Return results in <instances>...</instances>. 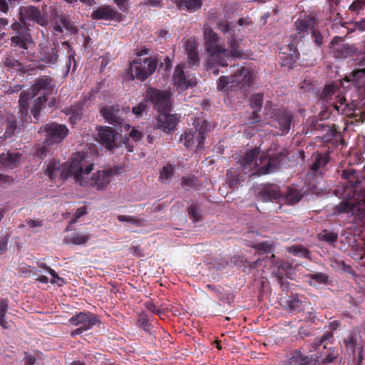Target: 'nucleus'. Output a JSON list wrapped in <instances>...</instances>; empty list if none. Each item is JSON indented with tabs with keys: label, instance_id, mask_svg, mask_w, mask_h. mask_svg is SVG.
I'll use <instances>...</instances> for the list:
<instances>
[{
	"label": "nucleus",
	"instance_id": "14",
	"mask_svg": "<svg viewBox=\"0 0 365 365\" xmlns=\"http://www.w3.org/2000/svg\"><path fill=\"white\" fill-rule=\"evenodd\" d=\"M101 115L109 124L118 128L121 131L124 128L125 131L130 128V125L125 122V120L119 115V106H103L100 110Z\"/></svg>",
	"mask_w": 365,
	"mask_h": 365
},
{
	"label": "nucleus",
	"instance_id": "47",
	"mask_svg": "<svg viewBox=\"0 0 365 365\" xmlns=\"http://www.w3.org/2000/svg\"><path fill=\"white\" fill-rule=\"evenodd\" d=\"M358 66L359 68L352 71L351 73L354 81H359L365 77V57L359 61Z\"/></svg>",
	"mask_w": 365,
	"mask_h": 365
},
{
	"label": "nucleus",
	"instance_id": "4",
	"mask_svg": "<svg viewBox=\"0 0 365 365\" xmlns=\"http://www.w3.org/2000/svg\"><path fill=\"white\" fill-rule=\"evenodd\" d=\"M352 196L343 200L339 205L334 208V213L339 215L341 213H351L356 215H362L365 217V189L360 191L354 190L352 187L346 189L344 197L346 196Z\"/></svg>",
	"mask_w": 365,
	"mask_h": 365
},
{
	"label": "nucleus",
	"instance_id": "28",
	"mask_svg": "<svg viewBox=\"0 0 365 365\" xmlns=\"http://www.w3.org/2000/svg\"><path fill=\"white\" fill-rule=\"evenodd\" d=\"M91 17L95 20H113L120 19V14L109 6H103L97 8L92 13Z\"/></svg>",
	"mask_w": 365,
	"mask_h": 365
},
{
	"label": "nucleus",
	"instance_id": "26",
	"mask_svg": "<svg viewBox=\"0 0 365 365\" xmlns=\"http://www.w3.org/2000/svg\"><path fill=\"white\" fill-rule=\"evenodd\" d=\"M315 20L310 16L305 15L302 18H299L294 23L296 31L299 38L308 35L309 32L312 31L314 27Z\"/></svg>",
	"mask_w": 365,
	"mask_h": 365
},
{
	"label": "nucleus",
	"instance_id": "61",
	"mask_svg": "<svg viewBox=\"0 0 365 365\" xmlns=\"http://www.w3.org/2000/svg\"><path fill=\"white\" fill-rule=\"evenodd\" d=\"M8 302L7 299H1L0 300V318L6 317L9 307Z\"/></svg>",
	"mask_w": 365,
	"mask_h": 365
},
{
	"label": "nucleus",
	"instance_id": "54",
	"mask_svg": "<svg viewBox=\"0 0 365 365\" xmlns=\"http://www.w3.org/2000/svg\"><path fill=\"white\" fill-rule=\"evenodd\" d=\"M253 247L256 250H257L259 252H262L263 253H269L272 251V250L273 248L272 245L267 242H262L255 244L253 246Z\"/></svg>",
	"mask_w": 365,
	"mask_h": 365
},
{
	"label": "nucleus",
	"instance_id": "5",
	"mask_svg": "<svg viewBox=\"0 0 365 365\" xmlns=\"http://www.w3.org/2000/svg\"><path fill=\"white\" fill-rule=\"evenodd\" d=\"M9 33L10 46L12 51H20L25 54L34 44L29 28L24 22L14 21L11 25Z\"/></svg>",
	"mask_w": 365,
	"mask_h": 365
},
{
	"label": "nucleus",
	"instance_id": "1",
	"mask_svg": "<svg viewBox=\"0 0 365 365\" xmlns=\"http://www.w3.org/2000/svg\"><path fill=\"white\" fill-rule=\"evenodd\" d=\"M205 50L208 53L206 69L211 71L215 76L220 73V67H227L231 58H240L244 51L240 47V42L233 34L227 37L228 48L220 43L219 37L210 28L203 31Z\"/></svg>",
	"mask_w": 365,
	"mask_h": 365
},
{
	"label": "nucleus",
	"instance_id": "38",
	"mask_svg": "<svg viewBox=\"0 0 365 365\" xmlns=\"http://www.w3.org/2000/svg\"><path fill=\"white\" fill-rule=\"evenodd\" d=\"M90 238L91 235L89 234L73 232L65 239V242L67 244L81 245L86 244Z\"/></svg>",
	"mask_w": 365,
	"mask_h": 365
},
{
	"label": "nucleus",
	"instance_id": "17",
	"mask_svg": "<svg viewBox=\"0 0 365 365\" xmlns=\"http://www.w3.org/2000/svg\"><path fill=\"white\" fill-rule=\"evenodd\" d=\"M293 120L292 113L284 109L277 110L272 116V125L281 131V135L287 134Z\"/></svg>",
	"mask_w": 365,
	"mask_h": 365
},
{
	"label": "nucleus",
	"instance_id": "39",
	"mask_svg": "<svg viewBox=\"0 0 365 365\" xmlns=\"http://www.w3.org/2000/svg\"><path fill=\"white\" fill-rule=\"evenodd\" d=\"M175 166L168 163L163 166L160 172L159 180L164 183H169L170 179L174 175Z\"/></svg>",
	"mask_w": 365,
	"mask_h": 365
},
{
	"label": "nucleus",
	"instance_id": "57",
	"mask_svg": "<svg viewBox=\"0 0 365 365\" xmlns=\"http://www.w3.org/2000/svg\"><path fill=\"white\" fill-rule=\"evenodd\" d=\"M86 214H87V207H86V206H82L81 207H78L76 210L75 213L73 214V217H72V219L70 221V223L71 224L76 223L80 217H81L82 216H83V215H85Z\"/></svg>",
	"mask_w": 365,
	"mask_h": 365
},
{
	"label": "nucleus",
	"instance_id": "11",
	"mask_svg": "<svg viewBox=\"0 0 365 365\" xmlns=\"http://www.w3.org/2000/svg\"><path fill=\"white\" fill-rule=\"evenodd\" d=\"M41 130L45 133V140L48 145L61 143L68 133V129L65 125L55 122L46 124Z\"/></svg>",
	"mask_w": 365,
	"mask_h": 365
},
{
	"label": "nucleus",
	"instance_id": "34",
	"mask_svg": "<svg viewBox=\"0 0 365 365\" xmlns=\"http://www.w3.org/2000/svg\"><path fill=\"white\" fill-rule=\"evenodd\" d=\"M245 175L242 172H240L237 168L235 170H228L227 172V183L230 188L232 190L237 188L241 182L245 180Z\"/></svg>",
	"mask_w": 365,
	"mask_h": 365
},
{
	"label": "nucleus",
	"instance_id": "60",
	"mask_svg": "<svg viewBox=\"0 0 365 365\" xmlns=\"http://www.w3.org/2000/svg\"><path fill=\"white\" fill-rule=\"evenodd\" d=\"M146 109V104L143 102L139 103L132 108V112L137 116L140 115Z\"/></svg>",
	"mask_w": 365,
	"mask_h": 365
},
{
	"label": "nucleus",
	"instance_id": "16",
	"mask_svg": "<svg viewBox=\"0 0 365 365\" xmlns=\"http://www.w3.org/2000/svg\"><path fill=\"white\" fill-rule=\"evenodd\" d=\"M232 77L233 83L230 85L231 90L241 89L245 91L251 86L253 73L250 68L242 67Z\"/></svg>",
	"mask_w": 365,
	"mask_h": 365
},
{
	"label": "nucleus",
	"instance_id": "3",
	"mask_svg": "<svg viewBox=\"0 0 365 365\" xmlns=\"http://www.w3.org/2000/svg\"><path fill=\"white\" fill-rule=\"evenodd\" d=\"M66 173L70 174L74 182L81 185H88L87 175L93 170L94 163L91 156L83 152L73 153L66 162Z\"/></svg>",
	"mask_w": 365,
	"mask_h": 365
},
{
	"label": "nucleus",
	"instance_id": "44",
	"mask_svg": "<svg viewBox=\"0 0 365 365\" xmlns=\"http://www.w3.org/2000/svg\"><path fill=\"white\" fill-rule=\"evenodd\" d=\"M302 197L299 190L289 187L287 191L285 200L290 205H294L300 201Z\"/></svg>",
	"mask_w": 365,
	"mask_h": 365
},
{
	"label": "nucleus",
	"instance_id": "12",
	"mask_svg": "<svg viewBox=\"0 0 365 365\" xmlns=\"http://www.w3.org/2000/svg\"><path fill=\"white\" fill-rule=\"evenodd\" d=\"M21 53L14 54L11 51L2 61L3 68L8 72L18 74H25L29 72V66L24 64Z\"/></svg>",
	"mask_w": 365,
	"mask_h": 365
},
{
	"label": "nucleus",
	"instance_id": "53",
	"mask_svg": "<svg viewBox=\"0 0 365 365\" xmlns=\"http://www.w3.org/2000/svg\"><path fill=\"white\" fill-rule=\"evenodd\" d=\"M60 22L63 25V26L67 31H70L71 34H76L78 30L76 27L72 24V22L65 16H60Z\"/></svg>",
	"mask_w": 365,
	"mask_h": 365
},
{
	"label": "nucleus",
	"instance_id": "52",
	"mask_svg": "<svg viewBox=\"0 0 365 365\" xmlns=\"http://www.w3.org/2000/svg\"><path fill=\"white\" fill-rule=\"evenodd\" d=\"M308 279H313L319 284H327L329 281V275L323 272H317L314 274H309L306 275Z\"/></svg>",
	"mask_w": 365,
	"mask_h": 365
},
{
	"label": "nucleus",
	"instance_id": "46",
	"mask_svg": "<svg viewBox=\"0 0 365 365\" xmlns=\"http://www.w3.org/2000/svg\"><path fill=\"white\" fill-rule=\"evenodd\" d=\"M232 77L223 76H221L217 81V89L223 93L231 89L230 85L232 84Z\"/></svg>",
	"mask_w": 365,
	"mask_h": 365
},
{
	"label": "nucleus",
	"instance_id": "45",
	"mask_svg": "<svg viewBox=\"0 0 365 365\" xmlns=\"http://www.w3.org/2000/svg\"><path fill=\"white\" fill-rule=\"evenodd\" d=\"M117 219L119 222H126L132 223L135 226H143L145 225V220L143 218H138L132 215H119L117 216Z\"/></svg>",
	"mask_w": 365,
	"mask_h": 365
},
{
	"label": "nucleus",
	"instance_id": "56",
	"mask_svg": "<svg viewBox=\"0 0 365 365\" xmlns=\"http://www.w3.org/2000/svg\"><path fill=\"white\" fill-rule=\"evenodd\" d=\"M217 27L218 29L222 31L224 34L228 33V34H232L230 31L232 30L231 26L228 22V21L225 19H220L217 23Z\"/></svg>",
	"mask_w": 365,
	"mask_h": 365
},
{
	"label": "nucleus",
	"instance_id": "40",
	"mask_svg": "<svg viewBox=\"0 0 365 365\" xmlns=\"http://www.w3.org/2000/svg\"><path fill=\"white\" fill-rule=\"evenodd\" d=\"M66 114L70 115L69 120L71 123H76L83 115L82 108L79 104H74L69 108Z\"/></svg>",
	"mask_w": 365,
	"mask_h": 365
},
{
	"label": "nucleus",
	"instance_id": "24",
	"mask_svg": "<svg viewBox=\"0 0 365 365\" xmlns=\"http://www.w3.org/2000/svg\"><path fill=\"white\" fill-rule=\"evenodd\" d=\"M305 297L298 294H292L288 299L283 301V307L290 312H303L307 306V302L304 300Z\"/></svg>",
	"mask_w": 365,
	"mask_h": 365
},
{
	"label": "nucleus",
	"instance_id": "8",
	"mask_svg": "<svg viewBox=\"0 0 365 365\" xmlns=\"http://www.w3.org/2000/svg\"><path fill=\"white\" fill-rule=\"evenodd\" d=\"M145 100L151 103L159 114L171 110L170 95L168 91L149 87L145 91Z\"/></svg>",
	"mask_w": 365,
	"mask_h": 365
},
{
	"label": "nucleus",
	"instance_id": "32",
	"mask_svg": "<svg viewBox=\"0 0 365 365\" xmlns=\"http://www.w3.org/2000/svg\"><path fill=\"white\" fill-rule=\"evenodd\" d=\"M21 14L25 15V17L29 20H33L41 26H44L47 24V21L42 16L40 10L36 6H28L21 9Z\"/></svg>",
	"mask_w": 365,
	"mask_h": 365
},
{
	"label": "nucleus",
	"instance_id": "29",
	"mask_svg": "<svg viewBox=\"0 0 365 365\" xmlns=\"http://www.w3.org/2000/svg\"><path fill=\"white\" fill-rule=\"evenodd\" d=\"M185 50L187 56L189 66H198L200 63L197 43L194 39H187L185 43Z\"/></svg>",
	"mask_w": 365,
	"mask_h": 365
},
{
	"label": "nucleus",
	"instance_id": "51",
	"mask_svg": "<svg viewBox=\"0 0 365 365\" xmlns=\"http://www.w3.org/2000/svg\"><path fill=\"white\" fill-rule=\"evenodd\" d=\"M202 6V0H185L182 8L189 12H195Z\"/></svg>",
	"mask_w": 365,
	"mask_h": 365
},
{
	"label": "nucleus",
	"instance_id": "7",
	"mask_svg": "<svg viewBox=\"0 0 365 365\" xmlns=\"http://www.w3.org/2000/svg\"><path fill=\"white\" fill-rule=\"evenodd\" d=\"M259 154L260 149L259 148L247 150L237 163V168L240 170V172H242L244 175H248L250 177L257 176L256 171L264 163V160H266Z\"/></svg>",
	"mask_w": 365,
	"mask_h": 365
},
{
	"label": "nucleus",
	"instance_id": "64",
	"mask_svg": "<svg viewBox=\"0 0 365 365\" xmlns=\"http://www.w3.org/2000/svg\"><path fill=\"white\" fill-rule=\"evenodd\" d=\"M23 361L24 365H34L36 363V359L34 356L26 352Z\"/></svg>",
	"mask_w": 365,
	"mask_h": 365
},
{
	"label": "nucleus",
	"instance_id": "41",
	"mask_svg": "<svg viewBox=\"0 0 365 365\" xmlns=\"http://www.w3.org/2000/svg\"><path fill=\"white\" fill-rule=\"evenodd\" d=\"M344 344L346 346L352 351L353 354H355L357 350H359V346H362V345L358 342V336L356 333L349 334L344 339Z\"/></svg>",
	"mask_w": 365,
	"mask_h": 365
},
{
	"label": "nucleus",
	"instance_id": "58",
	"mask_svg": "<svg viewBox=\"0 0 365 365\" xmlns=\"http://www.w3.org/2000/svg\"><path fill=\"white\" fill-rule=\"evenodd\" d=\"M138 327L142 328L144 331L149 332L151 328V324L145 316H141L138 320Z\"/></svg>",
	"mask_w": 365,
	"mask_h": 365
},
{
	"label": "nucleus",
	"instance_id": "18",
	"mask_svg": "<svg viewBox=\"0 0 365 365\" xmlns=\"http://www.w3.org/2000/svg\"><path fill=\"white\" fill-rule=\"evenodd\" d=\"M69 322L76 327L85 329V331L92 329L94 325L100 324L98 317L90 312H81L69 319Z\"/></svg>",
	"mask_w": 365,
	"mask_h": 365
},
{
	"label": "nucleus",
	"instance_id": "2",
	"mask_svg": "<svg viewBox=\"0 0 365 365\" xmlns=\"http://www.w3.org/2000/svg\"><path fill=\"white\" fill-rule=\"evenodd\" d=\"M339 87L334 84L326 85L321 94L319 99L324 102L331 103L334 110L339 113L346 115L353 118L356 123H364L365 121V102L361 106L359 103H353L351 106L346 103V98L341 94Z\"/></svg>",
	"mask_w": 365,
	"mask_h": 365
},
{
	"label": "nucleus",
	"instance_id": "27",
	"mask_svg": "<svg viewBox=\"0 0 365 365\" xmlns=\"http://www.w3.org/2000/svg\"><path fill=\"white\" fill-rule=\"evenodd\" d=\"M173 79L175 86L182 91L195 85V81L192 78H188L180 66L175 68Z\"/></svg>",
	"mask_w": 365,
	"mask_h": 365
},
{
	"label": "nucleus",
	"instance_id": "19",
	"mask_svg": "<svg viewBox=\"0 0 365 365\" xmlns=\"http://www.w3.org/2000/svg\"><path fill=\"white\" fill-rule=\"evenodd\" d=\"M58 43L53 42L49 44H39V60L44 64L51 66L56 64L58 60Z\"/></svg>",
	"mask_w": 365,
	"mask_h": 365
},
{
	"label": "nucleus",
	"instance_id": "36",
	"mask_svg": "<svg viewBox=\"0 0 365 365\" xmlns=\"http://www.w3.org/2000/svg\"><path fill=\"white\" fill-rule=\"evenodd\" d=\"M330 158L328 154L317 153L314 156V163L311 165L312 172L316 175L317 173L322 175L321 169L324 168L329 162Z\"/></svg>",
	"mask_w": 365,
	"mask_h": 365
},
{
	"label": "nucleus",
	"instance_id": "35",
	"mask_svg": "<svg viewBox=\"0 0 365 365\" xmlns=\"http://www.w3.org/2000/svg\"><path fill=\"white\" fill-rule=\"evenodd\" d=\"M250 106L253 109V112L252 115L250 116L251 120H252L251 123H255L256 122L259 121V117L257 115V113L260 111L262 104H263V94L262 93H255L253 94L250 97Z\"/></svg>",
	"mask_w": 365,
	"mask_h": 365
},
{
	"label": "nucleus",
	"instance_id": "48",
	"mask_svg": "<svg viewBox=\"0 0 365 365\" xmlns=\"http://www.w3.org/2000/svg\"><path fill=\"white\" fill-rule=\"evenodd\" d=\"M187 215L193 222H200L202 220V215L198 205L191 204L187 209Z\"/></svg>",
	"mask_w": 365,
	"mask_h": 365
},
{
	"label": "nucleus",
	"instance_id": "49",
	"mask_svg": "<svg viewBox=\"0 0 365 365\" xmlns=\"http://www.w3.org/2000/svg\"><path fill=\"white\" fill-rule=\"evenodd\" d=\"M37 266L40 268L43 269L44 270L47 271L53 278L50 280V282L51 284H56L57 283V280L60 281L63 283H65L64 279L59 277L58 274L55 272L54 269L51 268L49 266H48L46 264L43 262H38Z\"/></svg>",
	"mask_w": 365,
	"mask_h": 365
},
{
	"label": "nucleus",
	"instance_id": "50",
	"mask_svg": "<svg viewBox=\"0 0 365 365\" xmlns=\"http://www.w3.org/2000/svg\"><path fill=\"white\" fill-rule=\"evenodd\" d=\"M319 239L327 242L329 244H332L337 241L338 235L335 232L324 230L318 235Z\"/></svg>",
	"mask_w": 365,
	"mask_h": 365
},
{
	"label": "nucleus",
	"instance_id": "10",
	"mask_svg": "<svg viewBox=\"0 0 365 365\" xmlns=\"http://www.w3.org/2000/svg\"><path fill=\"white\" fill-rule=\"evenodd\" d=\"M287 155V153L285 150L272 154H270L269 152L262 153V157H264L266 160H264V163L256 171L257 176L269 174L279 168Z\"/></svg>",
	"mask_w": 365,
	"mask_h": 365
},
{
	"label": "nucleus",
	"instance_id": "30",
	"mask_svg": "<svg viewBox=\"0 0 365 365\" xmlns=\"http://www.w3.org/2000/svg\"><path fill=\"white\" fill-rule=\"evenodd\" d=\"M34 97L35 96H33L31 91H23L20 94L19 100V113L24 121H28L31 118L29 115V100Z\"/></svg>",
	"mask_w": 365,
	"mask_h": 365
},
{
	"label": "nucleus",
	"instance_id": "33",
	"mask_svg": "<svg viewBox=\"0 0 365 365\" xmlns=\"http://www.w3.org/2000/svg\"><path fill=\"white\" fill-rule=\"evenodd\" d=\"M279 53L281 54V58L284 61V65L294 63L298 58L297 49L291 43L287 46L281 48Z\"/></svg>",
	"mask_w": 365,
	"mask_h": 365
},
{
	"label": "nucleus",
	"instance_id": "21",
	"mask_svg": "<svg viewBox=\"0 0 365 365\" xmlns=\"http://www.w3.org/2000/svg\"><path fill=\"white\" fill-rule=\"evenodd\" d=\"M66 162L60 164L59 161L52 160L48 163L45 174L51 180H61L64 182L68 178H71L70 174L66 173Z\"/></svg>",
	"mask_w": 365,
	"mask_h": 365
},
{
	"label": "nucleus",
	"instance_id": "6",
	"mask_svg": "<svg viewBox=\"0 0 365 365\" xmlns=\"http://www.w3.org/2000/svg\"><path fill=\"white\" fill-rule=\"evenodd\" d=\"M53 90V79L48 76H41L37 78L34 83L31 87V91L33 96H36L40 92H43V95L38 96L34 103L31 109V112L35 119L38 120L41 110L45 108L46 103L48 101V96L51 93Z\"/></svg>",
	"mask_w": 365,
	"mask_h": 365
},
{
	"label": "nucleus",
	"instance_id": "55",
	"mask_svg": "<svg viewBox=\"0 0 365 365\" xmlns=\"http://www.w3.org/2000/svg\"><path fill=\"white\" fill-rule=\"evenodd\" d=\"M365 9V0H355L349 6V10L356 14Z\"/></svg>",
	"mask_w": 365,
	"mask_h": 365
},
{
	"label": "nucleus",
	"instance_id": "23",
	"mask_svg": "<svg viewBox=\"0 0 365 365\" xmlns=\"http://www.w3.org/2000/svg\"><path fill=\"white\" fill-rule=\"evenodd\" d=\"M178 122V117L174 114L163 113L159 114L157 118V126L165 133H170L173 132Z\"/></svg>",
	"mask_w": 365,
	"mask_h": 365
},
{
	"label": "nucleus",
	"instance_id": "62",
	"mask_svg": "<svg viewBox=\"0 0 365 365\" xmlns=\"http://www.w3.org/2000/svg\"><path fill=\"white\" fill-rule=\"evenodd\" d=\"M319 358L320 357L317 356L314 359L312 357L304 356L305 359L303 361L302 365H321Z\"/></svg>",
	"mask_w": 365,
	"mask_h": 365
},
{
	"label": "nucleus",
	"instance_id": "31",
	"mask_svg": "<svg viewBox=\"0 0 365 365\" xmlns=\"http://www.w3.org/2000/svg\"><path fill=\"white\" fill-rule=\"evenodd\" d=\"M22 155L19 153H3L0 154L1 168H15L19 163Z\"/></svg>",
	"mask_w": 365,
	"mask_h": 365
},
{
	"label": "nucleus",
	"instance_id": "59",
	"mask_svg": "<svg viewBox=\"0 0 365 365\" xmlns=\"http://www.w3.org/2000/svg\"><path fill=\"white\" fill-rule=\"evenodd\" d=\"M312 36L317 46L319 47L322 45L323 36L318 30L313 29L312 31Z\"/></svg>",
	"mask_w": 365,
	"mask_h": 365
},
{
	"label": "nucleus",
	"instance_id": "63",
	"mask_svg": "<svg viewBox=\"0 0 365 365\" xmlns=\"http://www.w3.org/2000/svg\"><path fill=\"white\" fill-rule=\"evenodd\" d=\"M319 357L321 365H329L334 360L336 356L329 352L324 358H322V356Z\"/></svg>",
	"mask_w": 365,
	"mask_h": 365
},
{
	"label": "nucleus",
	"instance_id": "25",
	"mask_svg": "<svg viewBox=\"0 0 365 365\" xmlns=\"http://www.w3.org/2000/svg\"><path fill=\"white\" fill-rule=\"evenodd\" d=\"M280 197L279 188L276 185H264L257 195V200L262 202L277 200Z\"/></svg>",
	"mask_w": 365,
	"mask_h": 365
},
{
	"label": "nucleus",
	"instance_id": "37",
	"mask_svg": "<svg viewBox=\"0 0 365 365\" xmlns=\"http://www.w3.org/2000/svg\"><path fill=\"white\" fill-rule=\"evenodd\" d=\"M19 128L16 116L13 114L7 115L6 120V130L1 138L4 140L11 138Z\"/></svg>",
	"mask_w": 365,
	"mask_h": 365
},
{
	"label": "nucleus",
	"instance_id": "43",
	"mask_svg": "<svg viewBox=\"0 0 365 365\" xmlns=\"http://www.w3.org/2000/svg\"><path fill=\"white\" fill-rule=\"evenodd\" d=\"M304 359V355L299 350H295L290 354L284 365H302Z\"/></svg>",
	"mask_w": 365,
	"mask_h": 365
},
{
	"label": "nucleus",
	"instance_id": "42",
	"mask_svg": "<svg viewBox=\"0 0 365 365\" xmlns=\"http://www.w3.org/2000/svg\"><path fill=\"white\" fill-rule=\"evenodd\" d=\"M292 268V267L289 262H282L278 265V269L276 272L277 279H279L282 283L283 277H289L291 274Z\"/></svg>",
	"mask_w": 365,
	"mask_h": 365
},
{
	"label": "nucleus",
	"instance_id": "22",
	"mask_svg": "<svg viewBox=\"0 0 365 365\" xmlns=\"http://www.w3.org/2000/svg\"><path fill=\"white\" fill-rule=\"evenodd\" d=\"M99 141L108 150H112L116 147L117 132L111 127L98 126Z\"/></svg>",
	"mask_w": 365,
	"mask_h": 365
},
{
	"label": "nucleus",
	"instance_id": "15",
	"mask_svg": "<svg viewBox=\"0 0 365 365\" xmlns=\"http://www.w3.org/2000/svg\"><path fill=\"white\" fill-rule=\"evenodd\" d=\"M341 38L335 36L330 43L331 53L333 57L339 59H345L354 57L358 54V50L354 45L339 43Z\"/></svg>",
	"mask_w": 365,
	"mask_h": 365
},
{
	"label": "nucleus",
	"instance_id": "20",
	"mask_svg": "<svg viewBox=\"0 0 365 365\" xmlns=\"http://www.w3.org/2000/svg\"><path fill=\"white\" fill-rule=\"evenodd\" d=\"M115 175L112 169H104L93 173L88 185L98 190H104L111 182V178Z\"/></svg>",
	"mask_w": 365,
	"mask_h": 365
},
{
	"label": "nucleus",
	"instance_id": "13",
	"mask_svg": "<svg viewBox=\"0 0 365 365\" xmlns=\"http://www.w3.org/2000/svg\"><path fill=\"white\" fill-rule=\"evenodd\" d=\"M157 65L158 61L155 58H145L143 60L138 58L133 61L130 68L134 66L135 77L143 81L155 72Z\"/></svg>",
	"mask_w": 365,
	"mask_h": 365
},
{
	"label": "nucleus",
	"instance_id": "9",
	"mask_svg": "<svg viewBox=\"0 0 365 365\" xmlns=\"http://www.w3.org/2000/svg\"><path fill=\"white\" fill-rule=\"evenodd\" d=\"M207 121L203 120L201 124L197 123L194 128H190L184 133V145L189 149L197 151L200 150L206 138Z\"/></svg>",
	"mask_w": 365,
	"mask_h": 365
}]
</instances>
